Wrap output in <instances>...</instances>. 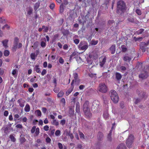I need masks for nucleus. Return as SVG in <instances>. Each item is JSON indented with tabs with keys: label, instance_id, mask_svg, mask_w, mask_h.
Listing matches in <instances>:
<instances>
[{
	"label": "nucleus",
	"instance_id": "nucleus-1",
	"mask_svg": "<svg viewBox=\"0 0 149 149\" xmlns=\"http://www.w3.org/2000/svg\"><path fill=\"white\" fill-rule=\"evenodd\" d=\"M89 102L88 101L85 102L83 105V109L85 115L87 117H90L91 116L89 108Z\"/></svg>",
	"mask_w": 149,
	"mask_h": 149
},
{
	"label": "nucleus",
	"instance_id": "nucleus-2",
	"mask_svg": "<svg viewBox=\"0 0 149 149\" xmlns=\"http://www.w3.org/2000/svg\"><path fill=\"white\" fill-rule=\"evenodd\" d=\"M19 42V38L17 37H15L14 39L13 47L12 48L13 51H16L17 49L20 48L22 47V44Z\"/></svg>",
	"mask_w": 149,
	"mask_h": 149
},
{
	"label": "nucleus",
	"instance_id": "nucleus-3",
	"mask_svg": "<svg viewBox=\"0 0 149 149\" xmlns=\"http://www.w3.org/2000/svg\"><path fill=\"white\" fill-rule=\"evenodd\" d=\"M110 93L111 99L113 102L116 103H117L119 100V97L116 92L114 90H112L110 91Z\"/></svg>",
	"mask_w": 149,
	"mask_h": 149
},
{
	"label": "nucleus",
	"instance_id": "nucleus-4",
	"mask_svg": "<svg viewBox=\"0 0 149 149\" xmlns=\"http://www.w3.org/2000/svg\"><path fill=\"white\" fill-rule=\"evenodd\" d=\"M88 44L87 42L85 41H82L80 42L79 45V49L85 51L88 47Z\"/></svg>",
	"mask_w": 149,
	"mask_h": 149
},
{
	"label": "nucleus",
	"instance_id": "nucleus-5",
	"mask_svg": "<svg viewBox=\"0 0 149 149\" xmlns=\"http://www.w3.org/2000/svg\"><path fill=\"white\" fill-rule=\"evenodd\" d=\"M98 90L102 93H105L107 92V88L106 85L104 83H101L99 85Z\"/></svg>",
	"mask_w": 149,
	"mask_h": 149
},
{
	"label": "nucleus",
	"instance_id": "nucleus-6",
	"mask_svg": "<svg viewBox=\"0 0 149 149\" xmlns=\"http://www.w3.org/2000/svg\"><path fill=\"white\" fill-rule=\"evenodd\" d=\"M125 5L122 1H119L117 3V8L118 10L123 11L125 9Z\"/></svg>",
	"mask_w": 149,
	"mask_h": 149
},
{
	"label": "nucleus",
	"instance_id": "nucleus-7",
	"mask_svg": "<svg viewBox=\"0 0 149 149\" xmlns=\"http://www.w3.org/2000/svg\"><path fill=\"white\" fill-rule=\"evenodd\" d=\"M148 75L146 72H142L141 74L139 75V77L142 79H144L147 78Z\"/></svg>",
	"mask_w": 149,
	"mask_h": 149
},
{
	"label": "nucleus",
	"instance_id": "nucleus-8",
	"mask_svg": "<svg viewBox=\"0 0 149 149\" xmlns=\"http://www.w3.org/2000/svg\"><path fill=\"white\" fill-rule=\"evenodd\" d=\"M132 57L131 56L127 54H125L123 57V59L124 61L127 62H130V61L132 59Z\"/></svg>",
	"mask_w": 149,
	"mask_h": 149
},
{
	"label": "nucleus",
	"instance_id": "nucleus-9",
	"mask_svg": "<svg viewBox=\"0 0 149 149\" xmlns=\"http://www.w3.org/2000/svg\"><path fill=\"white\" fill-rule=\"evenodd\" d=\"M17 102L19 104V105L21 107H23L24 106L25 101L22 99H20L18 100Z\"/></svg>",
	"mask_w": 149,
	"mask_h": 149
},
{
	"label": "nucleus",
	"instance_id": "nucleus-10",
	"mask_svg": "<svg viewBox=\"0 0 149 149\" xmlns=\"http://www.w3.org/2000/svg\"><path fill=\"white\" fill-rule=\"evenodd\" d=\"M38 53V50L36 51V53H31L30 55V57L31 59L33 61H35L36 59V58L37 56Z\"/></svg>",
	"mask_w": 149,
	"mask_h": 149
},
{
	"label": "nucleus",
	"instance_id": "nucleus-11",
	"mask_svg": "<svg viewBox=\"0 0 149 149\" xmlns=\"http://www.w3.org/2000/svg\"><path fill=\"white\" fill-rule=\"evenodd\" d=\"M74 80H73L72 82L71 85V87L66 92V94L67 95H68L72 91L73 89L74 88Z\"/></svg>",
	"mask_w": 149,
	"mask_h": 149
},
{
	"label": "nucleus",
	"instance_id": "nucleus-12",
	"mask_svg": "<svg viewBox=\"0 0 149 149\" xmlns=\"http://www.w3.org/2000/svg\"><path fill=\"white\" fill-rule=\"evenodd\" d=\"M115 75L116 80L119 82L122 77L121 74L118 72H116L115 73Z\"/></svg>",
	"mask_w": 149,
	"mask_h": 149
},
{
	"label": "nucleus",
	"instance_id": "nucleus-13",
	"mask_svg": "<svg viewBox=\"0 0 149 149\" xmlns=\"http://www.w3.org/2000/svg\"><path fill=\"white\" fill-rule=\"evenodd\" d=\"M76 111L78 113H79L80 112V104L79 102H76Z\"/></svg>",
	"mask_w": 149,
	"mask_h": 149
},
{
	"label": "nucleus",
	"instance_id": "nucleus-14",
	"mask_svg": "<svg viewBox=\"0 0 149 149\" xmlns=\"http://www.w3.org/2000/svg\"><path fill=\"white\" fill-rule=\"evenodd\" d=\"M34 69L35 70L36 72L39 73H41V70L40 68H39V65H36L35 66Z\"/></svg>",
	"mask_w": 149,
	"mask_h": 149
},
{
	"label": "nucleus",
	"instance_id": "nucleus-15",
	"mask_svg": "<svg viewBox=\"0 0 149 149\" xmlns=\"http://www.w3.org/2000/svg\"><path fill=\"white\" fill-rule=\"evenodd\" d=\"M51 123L52 125L55 126H57L59 125L58 121L56 119L52 120Z\"/></svg>",
	"mask_w": 149,
	"mask_h": 149
},
{
	"label": "nucleus",
	"instance_id": "nucleus-16",
	"mask_svg": "<svg viewBox=\"0 0 149 149\" xmlns=\"http://www.w3.org/2000/svg\"><path fill=\"white\" fill-rule=\"evenodd\" d=\"M8 41V40L6 39L2 41L3 46L6 48H7L8 47L7 44Z\"/></svg>",
	"mask_w": 149,
	"mask_h": 149
},
{
	"label": "nucleus",
	"instance_id": "nucleus-17",
	"mask_svg": "<svg viewBox=\"0 0 149 149\" xmlns=\"http://www.w3.org/2000/svg\"><path fill=\"white\" fill-rule=\"evenodd\" d=\"M110 50L111 51L112 54H114L116 51L115 45H112L110 48Z\"/></svg>",
	"mask_w": 149,
	"mask_h": 149
},
{
	"label": "nucleus",
	"instance_id": "nucleus-18",
	"mask_svg": "<svg viewBox=\"0 0 149 149\" xmlns=\"http://www.w3.org/2000/svg\"><path fill=\"white\" fill-rule=\"evenodd\" d=\"M78 54L76 52H74L70 56V59L73 58H75L77 56Z\"/></svg>",
	"mask_w": 149,
	"mask_h": 149
},
{
	"label": "nucleus",
	"instance_id": "nucleus-19",
	"mask_svg": "<svg viewBox=\"0 0 149 149\" xmlns=\"http://www.w3.org/2000/svg\"><path fill=\"white\" fill-rule=\"evenodd\" d=\"M117 149H126V148L124 144H121L118 146Z\"/></svg>",
	"mask_w": 149,
	"mask_h": 149
},
{
	"label": "nucleus",
	"instance_id": "nucleus-20",
	"mask_svg": "<svg viewBox=\"0 0 149 149\" xmlns=\"http://www.w3.org/2000/svg\"><path fill=\"white\" fill-rule=\"evenodd\" d=\"M133 141L132 140L129 141V140H127L126 141V145L129 148H130L132 143Z\"/></svg>",
	"mask_w": 149,
	"mask_h": 149
},
{
	"label": "nucleus",
	"instance_id": "nucleus-21",
	"mask_svg": "<svg viewBox=\"0 0 149 149\" xmlns=\"http://www.w3.org/2000/svg\"><path fill=\"white\" fill-rule=\"evenodd\" d=\"M30 108L29 105L28 104H26L25 107V111L26 112H28L30 111Z\"/></svg>",
	"mask_w": 149,
	"mask_h": 149
},
{
	"label": "nucleus",
	"instance_id": "nucleus-22",
	"mask_svg": "<svg viewBox=\"0 0 149 149\" xmlns=\"http://www.w3.org/2000/svg\"><path fill=\"white\" fill-rule=\"evenodd\" d=\"M106 57H104L102 59V61L100 62V66L102 67L103 66V65H104L105 62H106Z\"/></svg>",
	"mask_w": 149,
	"mask_h": 149
},
{
	"label": "nucleus",
	"instance_id": "nucleus-23",
	"mask_svg": "<svg viewBox=\"0 0 149 149\" xmlns=\"http://www.w3.org/2000/svg\"><path fill=\"white\" fill-rule=\"evenodd\" d=\"M40 2H38L36 3L34 6V9L35 11H36L39 7L40 5Z\"/></svg>",
	"mask_w": 149,
	"mask_h": 149
},
{
	"label": "nucleus",
	"instance_id": "nucleus-24",
	"mask_svg": "<svg viewBox=\"0 0 149 149\" xmlns=\"http://www.w3.org/2000/svg\"><path fill=\"white\" fill-rule=\"evenodd\" d=\"M2 130L3 131L4 133L6 134H7L9 132L8 128L7 127L2 128Z\"/></svg>",
	"mask_w": 149,
	"mask_h": 149
},
{
	"label": "nucleus",
	"instance_id": "nucleus-25",
	"mask_svg": "<svg viewBox=\"0 0 149 149\" xmlns=\"http://www.w3.org/2000/svg\"><path fill=\"white\" fill-rule=\"evenodd\" d=\"M33 9L31 7H29L28 10L27 11V15H30L32 14Z\"/></svg>",
	"mask_w": 149,
	"mask_h": 149
},
{
	"label": "nucleus",
	"instance_id": "nucleus-26",
	"mask_svg": "<svg viewBox=\"0 0 149 149\" xmlns=\"http://www.w3.org/2000/svg\"><path fill=\"white\" fill-rule=\"evenodd\" d=\"M9 51L7 50H5L4 52V55L6 56H8L9 55Z\"/></svg>",
	"mask_w": 149,
	"mask_h": 149
},
{
	"label": "nucleus",
	"instance_id": "nucleus-27",
	"mask_svg": "<svg viewBox=\"0 0 149 149\" xmlns=\"http://www.w3.org/2000/svg\"><path fill=\"white\" fill-rule=\"evenodd\" d=\"M103 116L105 118H107L109 116L108 113L107 112H104L103 113Z\"/></svg>",
	"mask_w": 149,
	"mask_h": 149
},
{
	"label": "nucleus",
	"instance_id": "nucleus-28",
	"mask_svg": "<svg viewBox=\"0 0 149 149\" xmlns=\"http://www.w3.org/2000/svg\"><path fill=\"white\" fill-rule=\"evenodd\" d=\"M63 3H62L60 6V12L61 13H62L63 11Z\"/></svg>",
	"mask_w": 149,
	"mask_h": 149
},
{
	"label": "nucleus",
	"instance_id": "nucleus-29",
	"mask_svg": "<svg viewBox=\"0 0 149 149\" xmlns=\"http://www.w3.org/2000/svg\"><path fill=\"white\" fill-rule=\"evenodd\" d=\"M40 132V130L38 127H37L36 128L35 132V134L36 136H37L39 134Z\"/></svg>",
	"mask_w": 149,
	"mask_h": 149
},
{
	"label": "nucleus",
	"instance_id": "nucleus-30",
	"mask_svg": "<svg viewBox=\"0 0 149 149\" xmlns=\"http://www.w3.org/2000/svg\"><path fill=\"white\" fill-rule=\"evenodd\" d=\"M36 113L38 116H41V111L39 110H37L35 111Z\"/></svg>",
	"mask_w": 149,
	"mask_h": 149
},
{
	"label": "nucleus",
	"instance_id": "nucleus-31",
	"mask_svg": "<svg viewBox=\"0 0 149 149\" xmlns=\"http://www.w3.org/2000/svg\"><path fill=\"white\" fill-rule=\"evenodd\" d=\"M73 76L74 77V79H73L74 80V81H75L77 79L78 77V74L76 73H75L73 74Z\"/></svg>",
	"mask_w": 149,
	"mask_h": 149
},
{
	"label": "nucleus",
	"instance_id": "nucleus-32",
	"mask_svg": "<svg viewBox=\"0 0 149 149\" xmlns=\"http://www.w3.org/2000/svg\"><path fill=\"white\" fill-rule=\"evenodd\" d=\"M64 94V92L62 91H60L58 94L57 96L58 97H60L63 96Z\"/></svg>",
	"mask_w": 149,
	"mask_h": 149
},
{
	"label": "nucleus",
	"instance_id": "nucleus-33",
	"mask_svg": "<svg viewBox=\"0 0 149 149\" xmlns=\"http://www.w3.org/2000/svg\"><path fill=\"white\" fill-rule=\"evenodd\" d=\"M103 136V135L102 134L101 132H100L98 133V135H97V138L98 139L100 140L101 138H102Z\"/></svg>",
	"mask_w": 149,
	"mask_h": 149
},
{
	"label": "nucleus",
	"instance_id": "nucleus-34",
	"mask_svg": "<svg viewBox=\"0 0 149 149\" xmlns=\"http://www.w3.org/2000/svg\"><path fill=\"white\" fill-rule=\"evenodd\" d=\"M111 130L110 131L108 135L107 136V138L108 139V140H109V141H111Z\"/></svg>",
	"mask_w": 149,
	"mask_h": 149
},
{
	"label": "nucleus",
	"instance_id": "nucleus-35",
	"mask_svg": "<svg viewBox=\"0 0 149 149\" xmlns=\"http://www.w3.org/2000/svg\"><path fill=\"white\" fill-rule=\"evenodd\" d=\"M134 139V137L133 135L132 134H130L129 135L128 138L127 140H129L130 141V140H132V141H133Z\"/></svg>",
	"mask_w": 149,
	"mask_h": 149
},
{
	"label": "nucleus",
	"instance_id": "nucleus-36",
	"mask_svg": "<svg viewBox=\"0 0 149 149\" xmlns=\"http://www.w3.org/2000/svg\"><path fill=\"white\" fill-rule=\"evenodd\" d=\"M97 43V40H93L91 42V44L93 45H96Z\"/></svg>",
	"mask_w": 149,
	"mask_h": 149
},
{
	"label": "nucleus",
	"instance_id": "nucleus-37",
	"mask_svg": "<svg viewBox=\"0 0 149 149\" xmlns=\"http://www.w3.org/2000/svg\"><path fill=\"white\" fill-rule=\"evenodd\" d=\"M55 135L56 136H59L61 135V132L59 130H56L55 132Z\"/></svg>",
	"mask_w": 149,
	"mask_h": 149
},
{
	"label": "nucleus",
	"instance_id": "nucleus-38",
	"mask_svg": "<svg viewBox=\"0 0 149 149\" xmlns=\"http://www.w3.org/2000/svg\"><path fill=\"white\" fill-rule=\"evenodd\" d=\"M26 141V139H25L23 137H21V138L20 139V142L22 143H24L25 141Z\"/></svg>",
	"mask_w": 149,
	"mask_h": 149
},
{
	"label": "nucleus",
	"instance_id": "nucleus-39",
	"mask_svg": "<svg viewBox=\"0 0 149 149\" xmlns=\"http://www.w3.org/2000/svg\"><path fill=\"white\" fill-rule=\"evenodd\" d=\"M42 29H44L43 31L44 32H47L48 30V28L47 27H46L45 26H42Z\"/></svg>",
	"mask_w": 149,
	"mask_h": 149
},
{
	"label": "nucleus",
	"instance_id": "nucleus-40",
	"mask_svg": "<svg viewBox=\"0 0 149 149\" xmlns=\"http://www.w3.org/2000/svg\"><path fill=\"white\" fill-rule=\"evenodd\" d=\"M96 74H93L92 73H89L88 74L89 76L91 78H96Z\"/></svg>",
	"mask_w": 149,
	"mask_h": 149
},
{
	"label": "nucleus",
	"instance_id": "nucleus-41",
	"mask_svg": "<svg viewBox=\"0 0 149 149\" xmlns=\"http://www.w3.org/2000/svg\"><path fill=\"white\" fill-rule=\"evenodd\" d=\"M144 31V29H141L137 31L138 34H141Z\"/></svg>",
	"mask_w": 149,
	"mask_h": 149
},
{
	"label": "nucleus",
	"instance_id": "nucleus-42",
	"mask_svg": "<svg viewBox=\"0 0 149 149\" xmlns=\"http://www.w3.org/2000/svg\"><path fill=\"white\" fill-rule=\"evenodd\" d=\"M59 62L61 64H63L64 63V61L62 57H61L59 59Z\"/></svg>",
	"mask_w": 149,
	"mask_h": 149
},
{
	"label": "nucleus",
	"instance_id": "nucleus-43",
	"mask_svg": "<svg viewBox=\"0 0 149 149\" xmlns=\"http://www.w3.org/2000/svg\"><path fill=\"white\" fill-rule=\"evenodd\" d=\"M36 127L35 126H33L31 129V131L32 133H33L36 130Z\"/></svg>",
	"mask_w": 149,
	"mask_h": 149
},
{
	"label": "nucleus",
	"instance_id": "nucleus-44",
	"mask_svg": "<svg viewBox=\"0 0 149 149\" xmlns=\"http://www.w3.org/2000/svg\"><path fill=\"white\" fill-rule=\"evenodd\" d=\"M19 117V115L18 114H16L14 116V120L16 121L17 120V119Z\"/></svg>",
	"mask_w": 149,
	"mask_h": 149
},
{
	"label": "nucleus",
	"instance_id": "nucleus-45",
	"mask_svg": "<svg viewBox=\"0 0 149 149\" xmlns=\"http://www.w3.org/2000/svg\"><path fill=\"white\" fill-rule=\"evenodd\" d=\"M9 28L10 26L6 24L2 27V29L3 30L5 29H9Z\"/></svg>",
	"mask_w": 149,
	"mask_h": 149
},
{
	"label": "nucleus",
	"instance_id": "nucleus-46",
	"mask_svg": "<svg viewBox=\"0 0 149 149\" xmlns=\"http://www.w3.org/2000/svg\"><path fill=\"white\" fill-rule=\"evenodd\" d=\"M10 138L13 141L15 142V139L13 135H10Z\"/></svg>",
	"mask_w": 149,
	"mask_h": 149
},
{
	"label": "nucleus",
	"instance_id": "nucleus-47",
	"mask_svg": "<svg viewBox=\"0 0 149 149\" xmlns=\"http://www.w3.org/2000/svg\"><path fill=\"white\" fill-rule=\"evenodd\" d=\"M136 13L139 15H141V11L139 9H137L136 10Z\"/></svg>",
	"mask_w": 149,
	"mask_h": 149
},
{
	"label": "nucleus",
	"instance_id": "nucleus-48",
	"mask_svg": "<svg viewBox=\"0 0 149 149\" xmlns=\"http://www.w3.org/2000/svg\"><path fill=\"white\" fill-rule=\"evenodd\" d=\"M121 48L123 52H125L127 50V48L124 45H122L121 46Z\"/></svg>",
	"mask_w": 149,
	"mask_h": 149
},
{
	"label": "nucleus",
	"instance_id": "nucleus-49",
	"mask_svg": "<svg viewBox=\"0 0 149 149\" xmlns=\"http://www.w3.org/2000/svg\"><path fill=\"white\" fill-rule=\"evenodd\" d=\"M30 81L32 82H36V77L35 76L34 77L31 78L30 80Z\"/></svg>",
	"mask_w": 149,
	"mask_h": 149
},
{
	"label": "nucleus",
	"instance_id": "nucleus-50",
	"mask_svg": "<svg viewBox=\"0 0 149 149\" xmlns=\"http://www.w3.org/2000/svg\"><path fill=\"white\" fill-rule=\"evenodd\" d=\"M59 91V88H58L55 87L54 89V91L56 93H57Z\"/></svg>",
	"mask_w": 149,
	"mask_h": 149
},
{
	"label": "nucleus",
	"instance_id": "nucleus-51",
	"mask_svg": "<svg viewBox=\"0 0 149 149\" xmlns=\"http://www.w3.org/2000/svg\"><path fill=\"white\" fill-rule=\"evenodd\" d=\"M79 135L81 139H84V135L81 132H79Z\"/></svg>",
	"mask_w": 149,
	"mask_h": 149
},
{
	"label": "nucleus",
	"instance_id": "nucleus-52",
	"mask_svg": "<svg viewBox=\"0 0 149 149\" xmlns=\"http://www.w3.org/2000/svg\"><path fill=\"white\" fill-rule=\"evenodd\" d=\"M46 73V70L45 69H43L41 73V74L42 76H44Z\"/></svg>",
	"mask_w": 149,
	"mask_h": 149
},
{
	"label": "nucleus",
	"instance_id": "nucleus-53",
	"mask_svg": "<svg viewBox=\"0 0 149 149\" xmlns=\"http://www.w3.org/2000/svg\"><path fill=\"white\" fill-rule=\"evenodd\" d=\"M65 119L61 120L60 122V124L62 125H65Z\"/></svg>",
	"mask_w": 149,
	"mask_h": 149
},
{
	"label": "nucleus",
	"instance_id": "nucleus-54",
	"mask_svg": "<svg viewBox=\"0 0 149 149\" xmlns=\"http://www.w3.org/2000/svg\"><path fill=\"white\" fill-rule=\"evenodd\" d=\"M41 45L42 47H45L46 46V43L42 41L41 43Z\"/></svg>",
	"mask_w": 149,
	"mask_h": 149
},
{
	"label": "nucleus",
	"instance_id": "nucleus-55",
	"mask_svg": "<svg viewBox=\"0 0 149 149\" xmlns=\"http://www.w3.org/2000/svg\"><path fill=\"white\" fill-rule=\"evenodd\" d=\"M44 129L46 131H47L49 130V127L48 125H45L44 127Z\"/></svg>",
	"mask_w": 149,
	"mask_h": 149
},
{
	"label": "nucleus",
	"instance_id": "nucleus-56",
	"mask_svg": "<svg viewBox=\"0 0 149 149\" xmlns=\"http://www.w3.org/2000/svg\"><path fill=\"white\" fill-rule=\"evenodd\" d=\"M55 5L54 3H52L49 6L50 9H53L55 7Z\"/></svg>",
	"mask_w": 149,
	"mask_h": 149
},
{
	"label": "nucleus",
	"instance_id": "nucleus-57",
	"mask_svg": "<svg viewBox=\"0 0 149 149\" xmlns=\"http://www.w3.org/2000/svg\"><path fill=\"white\" fill-rule=\"evenodd\" d=\"M120 69L121 71H124L125 70L126 68L123 66L120 67Z\"/></svg>",
	"mask_w": 149,
	"mask_h": 149
},
{
	"label": "nucleus",
	"instance_id": "nucleus-58",
	"mask_svg": "<svg viewBox=\"0 0 149 149\" xmlns=\"http://www.w3.org/2000/svg\"><path fill=\"white\" fill-rule=\"evenodd\" d=\"M17 73V70L16 69L13 70L12 72V74L13 76H15Z\"/></svg>",
	"mask_w": 149,
	"mask_h": 149
},
{
	"label": "nucleus",
	"instance_id": "nucleus-59",
	"mask_svg": "<svg viewBox=\"0 0 149 149\" xmlns=\"http://www.w3.org/2000/svg\"><path fill=\"white\" fill-rule=\"evenodd\" d=\"M58 145L59 148L60 149H62L63 148V145L61 143H58Z\"/></svg>",
	"mask_w": 149,
	"mask_h": 149
},
{
	"label": "nucleus",
	"instance_id": "nucleus-60",
	"mask_svg": "<svg viewBox=\"0 0 149 149\" xmlns=\"http://www.w3.org/2000/svg\"><path fill=\"white\" fill-rule=\"evenodd\" d=\"M46 141L47 143H49L50 142L51 139L49 137H47L46 138Z\"/></svg>",
	"mask_w": 149,
	"mask_h": 149
},
{
	"label": "nucleus",
	"instance_id": "nucleus-61",
	"mask_svg": "<svg viewBox=\"0 0 149 149\" xmlns=\"http://www.w3.org/2000/svg\"><path fill=\"white\" fill-rule=\"evenodd\" d=\"M74 41L75 44H77L79 43V40L78 39H75L74 40Z\"/></svg>",
	"mask_w": 149,
	"mask_h": 149
},
{
	"label": "nucleus",
	"instance_id": "nucleus-62",
	"mask_svg": "<svg viewBox=\"0 0 149 149\" xmlns=\"http://www.w3.org/2000/svg\"><path fill=\"white\" fill-rule=\"evenodd\" d=\"M63 49L65 50L68 49V45L67 44L64 45L63 47Z\"/></svg>",
	"mask_w": 149,
	"mask_h": 149
},
{
	"label": "nucleus",
	"instance_id": "nucleus-63",
	"mask_svg": "<svg viewBox=\"0 0 149 149\" xmlns=\"http://www.w3.org/2000/svg\"><path fill=\"white\" fill-rule=\"evenodd\" d=\"M128 20L129 21L132 22H134V19L132 18H128Z\"/></svg>",
	"mask_w": 149,
	"mask_h": 149
},
{
	"label": "nucleus",
	"instance_id": "nucleus-64",
	"mask_svg": "<svg viewBox=\"0 0 149 149\" xmlns=\"http://www.w3.org/2000/svg\"><path fill=\"white\" fill-rule=\"evenodd\" d=\"M16 127L17 128H22V125L20 124H17L16 125Z\"/></svg>",
	"mask_w": 149,
	"mask_h": 149
}]
</instances>
